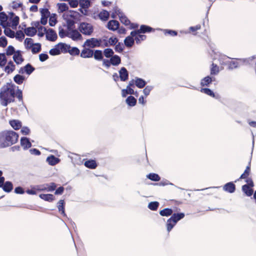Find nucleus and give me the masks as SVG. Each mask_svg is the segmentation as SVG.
Returning a JSON list of instances; mask_svg holds the SVG:
<instances>
[{"mask_svg": "<svg viewBox=\"0 0 256 256\" xmlns=\"http://www.w3.org/2000/svg\"><path fill=\"white\" fill-rule=\"evenodd\" d=\"M18 138L19 134L12 130L0 132V148L11 146L18 142Z\"/></svg>", "mask_w": 256, "mask_h": 256, "instance_id": "obj_1", "label": "nucleus"}, {"mask_svg": "<svg viewBox=\"0 0 256 256\" xmlns=\"http://www.w3.org/2000/svg\"><path fill=\"white\" fill-rule=\"evenodd\" d=\"M78 30L85 36H90L94 32V26L86 22H81L78 26Z\"/></svg>", "mask_w": 256, "mask_h": 256, "instance_id": "obj_2", "label": "nucleus"}, {"mask_svg": "<svg viewBox=\"0 0 256 256\" xmlns=\"http://www.w3.org/2000/svg\"><path fill=\"white\" fill-rule=\"evenodd\" d=\"M121 62V58L117 54H114L110 59L104 60V66L108 68L111 65L114 66H118Z\"/></svg>", "mask_w": 256, "mask_h": 256, "instance_id": "obj_3", "label": "nucleus"}, {"mask_svg": "<svg viewBox=\"0 0 256 256\" xmlns=\"http://www.w3.org/2000/svg\"><path fill=\"white\" fill-rule=\"evenodd\" d=\"M12 102V100L8 93L2 87L0 90V104L3 106H6Z\"/></svg>", "mask_w": 256, "mask_h": 256, "instance_id": "obj_4", "label": "nucleus"}, {"mask_svg": "<svg viewBox=\"0 0 256 256\" xmlns=\"http://www.w3.org/2000/svg\"><path fill=\"white\" fill-rule=\"evenodd\" d=\"M102 40L101 38H92L86 40L83 46H87L90 48H94L101 46Z\"/></svg>", "mask_w": 256, "mask_h": 256, "instance_id": "obj_5", "label": "nucleus"}, {"mask_svg": "<svg viewBox=\"0 0 256 256\" xmlns=\"http://www.w3.org/2000/svg\"><path fill=\"white\" fill-rule=\"evenodd\" d=\"M10 99L12 100V102H13L15 101V97H16L18 99V101L21 102L22 105H24V102L23 101L22 91L20 89L18 88V86H17L16 92L10 94Z\"/></svg>", "mask_w": 256, "mask_h": 256, "instance_id": "obj_6", "label": "nucleus"}, {"mask_svg": "<svg viewBox=\"0 0 256 256\" xmlns=\"http://www.w3.org/2000/svg\"><path fill=\"white\" fill-rule=\"evenodd\" d=\"M46 38L50 42H55L58 38L56 32L52 28H49L46 33Z\"/></svg>", "mask_w": 256, "mask_h": 256, "instance_id": "obj_7", "label": "nucleus"}, {"mask_svg": "<svg viewBox=\"0 0 256 256\" xmlns=\"http://www.w3.org/2000/svg\"><path fill=\"white\" fill-rule=\"evenodd\" d=\"M23 52L20 50H16V52L12 56L14 62L17 64H22L24 60V58L22 56Z\"/></svg>", "mask_w": 256, "mask_h": 256, "instance_id": "obj_8", "label": "nucleus"}, {"mask_svg": "<svg viewBox=\"0 0 256 256\" xmlns=\"http://www.w3.org/2000/svg\"><path fill=\"white\" fill-rule=\"evenodd\" d=\"M68 37L70 38L74 41L80 40L82 38V34L76 29L70 30Z\"/></svg>", "mask_w": 256, "mask_h": 256, "instance_id": "obj_9", "label": "nucleus"}, {"mask_svg": "<svg viewBox=\"0 0 256 256\" xmlns=\"http://www.w3.org/2000/svg\"><path fill=\"white\" fill-rule=\"evenodd\" d=\"M216 78L210 76H207L202 78L200 81V84L202 87H209L212 84V82L215 80Z\"/></svg>", "mask_w": 256, "mask_h": 256, "instance_id": "obj_10", "label": "nucleus"}, {"mask_svg": "<svg viewBox=\"0 0 256 256\" xmlns=\"http://www.w3.org/2000/svg\"><path fill=\"white\" fill-rule=\"evenodd\" d=\"M234 182H230L224 185L222 189L224 191L230 194L234 193L236 190V186L234 184Z\"/></svg>", "mask_w": 256, "mask_h": 256, "instance_id": "obj_11", "label": "nucleus"}, {"mask_svg": "<svg viewBox=\"0 0 256 256\" xmlns=\"http://www.w3.org/2000/svg\"><path fill=\"white\" fill-rule=\"evenodd\" d=\"M62 18L64 20L66 21V25L64 24L63 25L64 26L67 27L68 30L70 32V30H72L74 29L75 27V24L77 22H76L75 20H72L71 19H70L66 17L65 14H64L62 16Z\"/></svg>", "mask_w": 256, "mask_h": 256, "instance_id": "obj_12", "label": "nucleus"}, {"mask_svg": "<svg viewBox=\"0 0 256 256\" xmlns=\"http://www.w3.org/2000/svg\"><path fill=\"white\" fill-rule=\"evenodd\" d=\"M120 80L126 82L128 80L129 72L125 67H122L118 71Z\"/></svg>", "mask_w": 256, "mask_h": 256, "instance_id": "obj_13", "label": "nucleus"}, {"mask_svg": "<svg viewBox=\"0 0 256 256\" xmlns=\"http://www.w3.org/2000/svg\"><path fill=\"white\" fill-rule=\"evenodd\" d=\"M68 12L70 14H65L66 17L68 18L70 17L71 18V20H75L76 22L80 20V18L82 16L78 12L74 10H69Z\"/></svg>", "mask_w": 256, "mask_h": 256, "instance_id": "obj_14", "label": "nucleus"}, {"mask_svg": "<svg viewBox=\"0 0 256 256\" xmlns=\"http://www.w3.org/2000/svg\"><path fill=\"white\" fill-rule=\"evenodd\" d=\"M120 26L118 22L115 20H110L107 23L106 27L109 30L114 32L117 30Z\"/></svg>", "mask_w": 256, "mask_h": 256, "instance_id": "obj_15", "label": "nucleus"}, {"mask_svg": "<svg viewBox=\"0 0 256 256\" xmlns=\"http://www.w3.org/2000/svg\"><path fill=\"white\" fill-rule=\"evenodd\" d=\"M20 145L23 147L24 150H26L32 147V144L30 142V138L23 136L20 138Z\"/></svg>", "mask_w": 256, "mask_h": 256, "instance_id": "obj_16", "label": "nucleus"}, {"mask_svg": "<svg viewBox=\"0 0 256 256\" xmlns=\"http://www.w3.org/2000/svg\"><path fill=\"white\" fill-rule=\"evenodd\" d=\"M200 92L204 93L216 99L220 98V96L218 94H216L211 89L208 88H202L200 90Z\"/></svg>", "mask_w": 256, "mask_h": 256, "instance_id": "obj_17", "label": "nucleus"}, {"mask_svg": "<svg viewBox=\"0 0 256 256\" xmlns=\"http://www.w3.org/2000/svg\"><path fill=\"white\" fill-rule=\"evenodd\" d=\"M154 28L146 24H142L140 26V28L138 30V32H139L140 34L150 33L154 32Z\"/></svg>", "mask_w": 256, "mask_h": 256, "instance_id": "obj_18", "label": "nucleus"}, {"mask_svg": "<svg viewBox=\"0 0 256 256\" xmlns=\"http://www.w3.org/2000/svg\"><path fill=\"white\" fill-rule=\"evenodd\" d=\"M8 20V16L4 12H0V25L2 28H5L6 26H10L6 20Z\"/></svg>", "mask_w": 256, "mask_h": 256, "instance_id": "obj_19", "label": "nucleus"}, {"mask_svg": "<svg viewBox=\"0 0 256 256\" xmlns=\"http://www.w3.org/2000/svg\"><path fill=\"white\" fill-rule=\"evenodd\" d=\"M93 56L94 58L98 61H102V66H104V60H106V58H104V53L102 50H93Z\"/></svg>", "mask_w": 256, "mask_h": 256, "instance_id": "obj_20", "label": "nucleus"}, {"mask_svg": "<svg viewBox=\"0 0 256 256\" xmlns=\"http://www.w3.org/2000/svg\"><path fill=\"white\" fill-rule=\"evenodd\" d=\"M250 164H251V160H250L248 165L246 166L244 172L240 175V177L236 180L234 182H236L242 179H246L248 178V176L250 175Z\"/></svg>", "mask_w": 256, "mask_h": 256, "instance_id": "obj_21", "label": "nucleus"}, {"mask_svg": "<svg viewBox=\"0 0 256 256\" xmlns=\"http://www.w3.org/2000/svg\"><path fill=\"white\" fill-rule=\"evenodd\" d=\"M93 50L90 48H84L82 50L80 56L82 58H90L93 56Z\"/></svg>", "mask_w": 256, "mask_h": 256, "instance_id": "obj_22", "label": "nucleus"}, {"mask_svg": "<svg viewBox=\"0 0 256 256\" xmlns=\"http://www.w3.org/2000/svg\"><path fill=\"white\" fill-rule=\"evenodd\" d=\"M16 69V66L14 62L10 60L8 62L7 65L4 68V71L9 74L12 73Z\"/></svg>", "mask_w": 256, "mask_h": 256, "instance_id": "obj_23", "label": "nucleus"}, {"mask_svg": "<svg viewBox=\"0 0 256 256\" xmlns=\"http://www.w3.org/2000/svg\"><path fill=\"white\" fill-rule=\"evenodd\" d=\"M60 159L56 158V156L52 154H50L48 156L46 159V162L49 165L54 166L59 163Z\"/></svg>", "mask_w": 256, "mask_h": 256, "instance_id": "obj_24", "label": "nucleus"}, {"mask_svg": "<svg viewBox=\"0 0 256 256\" xmlns=\"http://www.w3.org/2000/svg\"><path fill=\"white\" fill-rule=\"evenodd\" d=\"M9 124L14 130H18L22 126V122L18 120H12L9 121Z\"/></svg>", "mask_w": 256, "mask_h": 256, "instance_id": "obj_25", "label": "nucleus"}, {"mask_svg": "<svg viewBox=\"0 0 256 256\" xmlns=\"http://www.w3.org/2000/svg\"><path fill=\"white\" fill-rule=\"evenodd\" d=\"M84 165L86 167L90 168V169H94L97 166V163L94 160H88L84 162Z\"/></svg>", "mask_w": 256, "mask_h": 256, "instance_id": "obj_26", "label": "nucleus"}, {"mask_svg": "<svg viewBox=\"0 0 256 256\" xmlns=\"http://www.w3.org/2000/svg\"><path fill=\"white\" fill-rule=\"evenodd\" d=\"M26 80V78L24 76L20 74H16L13 78L14 82L19 85L22 84Z\"/></svg>", "mask_w": 256, "mask_h": 256, "instance_id": "obj_27", "label": "nucleus"}, {"mask_svg": "<svg viewBox=\"0 0 256 256\" xmlns=\"http://www.w3.org/2000/svg\"><path fill=\"white\" fill-rule=\"evenodd\" d=\"M39 197L41 199L48 202H52L55 199L54 196L50 194H41L39 195Z\"/></svg>", "mask_w": 256, "mask_h": 256, "instance_id": "obj_28", "label": "nucleus"}, {"mask_svg": "<svg viewBox=\"0 0 256 256\" xmlns=\"http://www.w3.org/2000/svg\"><path fill=\"white\" fill-rule=\"evenodd\" d=\"M185 214L184 212H174L173 213L172 216L170 217L172 220L173 219L174 221L177 224V222L184 218Z\"/></svg>", "mask_w": 256, "mask_h": 256, "instance_id": "obj_29", "label": "nucleus"}, {"mask_svg": "<svg viewBox=\"0 0 256 256\" xmlns=\"http://www.w3.org/2000/svg\"><path fill=\"white\" fill-rule=\"evenodd\" d=\"M24 32L27 36L32 37L36 34V30L34 26H30L26 28Z\"/></svg>", "mask_w": 256, "mask_h": 256, "instance_id": "obj_30", "label": "nucleus"}, {"mask_svg": "<svg viewBox=\"0 0 256 256\" xmlns=\"http://www.w3.org/2000/svg\"><path fill=\"white\" fill-rule=\"evenodd\" d=\"M1 188L4 192L9 193L12 192L13 189V184L12 182L10 181H6Z\"/></svg>", "mask_w": 256, "mask_h": 256, "instance_id": "obj_31", "label": "nucleus"}, {"mask_svg": "<svg viewBox=\"0 0 256 256\" xmlns=\"http://www.w3.org/2000/svg\"><path fill=\"white\" fill-rule=\"evenodd\" d=\"M118 12L119 13V19L120 22L126 26H129V24H130V20L123 12H120L118 10Z\"/></svg>", "mask_w": 256, "mask_h": 256, "instance_id": "obj_32", "label": "nucleus"}, {"mask_svg": "<svg viewBox=\"0 0 256 256\" xmlns=\"http://www.w3.org/2000/svg\"><path fill=\"white\" fill-rule=\"evenodd\" d=\"M99 18L104 22L107 21L109 18V12L106 10H102L98 14Z\"/></svg>", "mask_w": 256, "mask_h": 256, "instance_id": "obj_33", "label": "nucleus"}, {"mask_svg": "<svg viewBox=\"0 0 256 256\" xmlns=\"http://www.w3.org/2000/svg\"><path fill=\"white\" fill-rule=\"evenodd\" d=\"M146 84V81L140 78H135V85L139 88H144Z\"/></svg>", "mask_w": 256, "mask_h": 256, "instance_id": "obj_34", "label": "nucleus"}, {"mask_svg": "<svg viewBox=\"0 0 256 256\" xmlns=\"http://www.w3.org/2000/svg\"><path fill=\"white\" fill-rule=\"evenodd\" d=\"M159 214L162 216H171L173 214V210L171 208H166L160 210Z\"/></svg>", "mask_w": 256, "mask_h": 256, "instance_id": "obj_35", "label": "nucleus"}, {"mask_svg": "<svg viewBox=\"0 0 256 256\" xmlns=\"http://www.w3.org/2000/svg\"><path fill=\"white\" fill-rule=\"evenodd\" d=\"M137 102L136 99L132 96H130L127 97L126 100V104L130 107L134 106L136 105Z\"/></svg>", "mask_w": 256, "mask_h": 256, "instance_id": "obj_36", "label": "nucleus"}, {"mask_svg": "<svg viewBox=\"0 0 256 256\" xmlns=\"http://www.w3.org/2000/svg\"><path fill=\"white\" fill-rule=\"evenodd\" d=\"M242 190L244 193L248 196H251L254 192L252 188L249 187L247 184H244L242 187Z\"/></svg>", "mask_w": 256, "mask_h": 256, "instance_id": "obj_37", "label": "nucleus"}, {"mask_svg": "<svg viewBox=\"0 0 256 256\" xmlns=\"http://www.w3.org/2000/svg\"><path fill=\"white\" fill-rule=\"evenodd\" d=\"M56 6L58 8V13H62L66 11L68 12V6L64 2L58 3Z\"/></svg>", "mask_w": 256, "mask_h": 256, "instance_id": "obj_38", "label": "nucleus"}, {"mask_svg": "<svg viewBox=\"0 0 256 256\" xmlns=\"http://www.w3.org/2000/svg\"><path fill=\"white\" fill-rule=\"evenodd\" d=\"M176 223L174 221L173 219L172 220L170 218L166 222V230L168 232H170L174 228V226L176 225Z\"/></svg>", "mask_w": 256, "mask_h": 256, "instance_id": "obj_39", "label": "nucleus"}, {"mask_svg": "<svg viewBox=\"0 0 256 256\" xmlns=\"http://www.w3.org/2000/svg\"><path fill=\"white\" fill-rule=\"evenodd\" d=\"M134 40L132 36H128L124 40V44L128 48H131L134 44Z\"/></svg>", "mask_w": 256, "mask_h": 256, "instance_id": "obj_40", "label": "nucleus"}, {"mask_svg": "<svg viewBox=\"0 0 256 256\" xmlns=\"http://www.w3.org/2000/svg\"><path fill=\"white\" fill-rule=\"evenodd\" d=\"M158 30H162L165 35H170L172 36H175L178 34L176 30L170 29H158Z\"/></svg>", "mask_w": 256, "mask_h": 256, "instance_id": "obj_41", "label": "nucleus"}, {"mask_svg": "<svg viewBox=\"0 0 256 256\" xmlns=\"http://www.w3.org/2000/svg\"><path fill=\"white\" fill-rule=\"evenodd\" d=\"M25 68V74L30 76L31 74L36 70L35 68L30 63H28L24 66Z\"/></svg>", "mask_w": 256, "mask_h": 256, "instance_id": "obj_42", "label": "nucleus"}, {"mask_svg": "<svg viewBox=\"0 0 256 256\" xmlns=\"http://www.w3.org/2000/svg\"><path fill=\"white\" fill-rule=\"evenodd\" d=\"M34 46L31 47V51L33 54L38 53L42 50V44L39 42L34 43Z\"/></svg>", "mask_w": 256, "mask_h": 256, "instance_id": "obj_43", "label": "nucleus"}, {"mask_svg": "<svg viewBox=\"0 0 256 256\" xmlns=\"http://www.w3.org/2000/svg\"><path fill=\"white\" fill-rule=\"evenodd\" d=\"M104 56L107 58H112L113 56L114 55V52L113 50L111 48H106L104 49Z\"/></svg>", "mask_w": 256, "mask_h": 256, "instance_id": "obj_44", "label": "nucleus"}, {"mask_svg": "<svg viewBox=\"0 0 256 256\" xmlns=\"http://www.w3.org/2000/svg\"><path fill=\"white\" fill-rule=\"evenodd\" d=\"M57 17L56 14H52L49 16V25L50 26H54L58 22Z\"/></svg>", "mask_w": 256, "mask_h": 256, "instance_id": "obj_45", "label": "nucleus"}, {"mask_svg": "<svg viewBox=\"0 0 256 256\" xmlns=\"http://www.w3.org/2000/svg\"><path fill=\"white\" fill-rule=\"evenodd\" d=\"M146 178L154 182H158L160 180V176L156 173H150L146 176Z\"/></svg>", "mask_w": 256, "mask_h": 256, "instance_id": "obj_46", "label": "nucleus"}, {"mask_svg": "<svg viewBox=\"0 0 256 256\" xmlns=\"http://www.w3.org/2000/svg\"><path fill=\"white\" fill-rule=\"evenodd\" d=\"M160 206V203L157 201L151 202L148 203V208L153 211L156 210Z\"/></svg>", "mask_w": 256, "mask_h": 256, "instance_id": "obj_47", "label": "nucleus"}, {"mask_svg": "<svg viewBox=\"0 0 256 256\" xmlns=\"http://www.w3.org/2000/svg\"><path fill=\"white\" fill-rule=\"evenodd\" d=\"M61 54L68 53L69 48H70V46L64 42H60Z\"/></svg>", "mask_w": 256, "mask_h": 256, "instance_id": "obj_48", "label": "nucleus"}, {"mask_svg": "<svg viewBox=\"0 0 256 256\" xmlns=\"http://www.w3.org/2000/svg\"><path fill=\"white\" fill-rule=\"evenodd\" d=\"M16 50L14 46L12 45L8 46L6 50L5 56H12L16 52Z\"/></svg>", "mask_w": 256, "mask_h": 256, "instance_id": "obj_49", "label": "nucleus"}, {"mask_svg": "<svg viewBox=\"0 0 256 256\" xmlns=\"http://www.w3.org/2000/svg\"><path fill=\"white\" fill-rule=\"evenodd\" d=\"M10 20L12 23V27L13 29H16L18 25L20 22V18L17 16H14L13 18H10Z\"/></svg>", "mask_w": 256, "mask_h": 256, "instance_id": "obj_50", "label": "nucleus"}, {"mask_svg": "<svg viewBox=\"0 0 256 256\" xmlns=\"http://www.w3.org/2000/svg\"><path fill=\"white\" fill-rule=\"evenodd\" d=\"M211 68L210 70V75H216L220 72L219 67L217 64L212 63L211 65Z\"/></svg>", "mask_w": 256, "mask_h": 256, "instance_id": "obj_51", "label": "nucleus"}, {"mask_svg": "<svg viewBox=\"0 0 256 256\" xmlns=\"http://www.w3.org/2000/svg\"><path fill=\"white\" fill-rule=\"evenodd\" d=\"M92 2L90 0H80V6L88 8L92 6Z\"/></svg>", "mask_w": 256, "mask_h": 256, "instance_id": "obj_52", "label": "nucleus"}, {"mask_svg": "<svg viewBox=\"0 0 256 256\" xmlns=\"http://www.w3.org/2000/svg\"><path fill=\"white\" fill-rule=\"evenodd\" d=\"M4 34L7 36L8 37H9L10 38H14L15 36V33L10 28H4Z\"/></svg>", "mask_w": 256, "mask_h": 256, "instance_id": "obj_53", "label": "nucleus"}, {"mask_svg": "<svg viewBox=\"0 0 256 256\" xmlns=\"http://www.w3.org/2000/svg\"><path fill=\"white\" fill-rule=\"evenodd\" d=\"M24 44L26 49H30L34 45V40L32 38H26L24 40Z\"/></svg>", "mask_w": 256, "mask_h": 256, "instance_id": "obj_54", "label": "nucleus"}, {"mask_svg": "<svg viewBox=\"0 0 256 256\" xmlns=\"http://www.w3.org/2000/svg\"><path fill=\"white\" fill-rule=\"evenodd\" d=\"M80 50L76 46L71 47L69 48L68 52L71 56H78L80 54Z\"/></svg>", "mask_w": 256, "mask_h": 256, "instance_id": "obj_55", "label": "nucleus"}, {"mask_svg": "<svg viewBox=\"0 0 256 256\" xmlns=\"http://www.w3.org/2000/svg\"><path fill=\"white\" fill-rule=\"evenodd\" d=\"M7 62V58L5 56V53H0V68L4 66Z\"/></svg>", "mask_w": 256, "mask_h": 256, "instance_id": "obj_56", "label": "nucleus"}, {"mask_svg": "<svg viewBox=\"0 0 256 256\" xmlns=\"http://www.w3.org/2000/svg\"><path fill=\"white\" fill-rule=\"evenodd\" d=\"M41 16L48 18L52 14L47 8H41L40 10Z\"/></svg>", "mask_w": 256, "mask_h": 256, "instance_id": "obj_57", "label": "nucleus"}, {"mask_svg": "<svg viewBox=\"0 0 256 256\" xmlns=\"http://www.w3.org/2000/svg\"><path fill=\"white\" fill-rule=\"evenodd\" d=\"M118 44H115L114 46V50L117 52H122L124 49V44L122 42H118Z\"/></svg>", "mask_w": 256, "mask_h": 256, "instance_id": "obj_58", "label": "nucleus"}, {"mask_svg": "<svg viewBox=\"0 0 256 256\" xmlns=\"http://www.w3.org/2000/svg\"><path fill=\"white\" fill-rule=\"evenodd\" d=\"M46 190L48 192H53L57 187V184L54 182H50V184H46Z\"/></svg>", "mask_w": 256, "mask_h": 256, "instance_id": "obj_59", "label": "nucleus"}, {"mask_svg": "<svg viewBox=\"0 0 256 256\" xmlns=\"http://www.w3.org/2000/svg\"><path fill=\"white\" fill-rule=\"evenodd\" d=\"M46 30L47 29L45 27L40 26L38 28V36L40 38L43 37L44 34L46 33Z\"/></svg>", "mask_w": 256, "mask_h": 256, "instance_id": "obj_60", "label": "nucleus"}, {"mask_svg": "<svg viewBox=\"0 0 256 256\" xmlns=\"http://www.w3.org/2000/svg\"><path fill=\"white\" fill-rule=\"evenodd\" d=\"M14 37L17 40L22 42L24 38V34L22 31L18 30L16 31Z\"/></svg>", "mask_w": 256, "mask_h": 256, "instance_id": "obj_61", "label": "nucleus"}, {"mask_svg": "<svg viewBox=\"0 0 256 256\" xmlns=\"http://www.w3.org/2000/svg\"><path fill=\"white\" fill-rule=\"evenodd\" d=\"M69 34V32H66L64 28H62L61 26H60L58 28V34L60 38H64L66 36L68 37V35Z\"/></svg>", "mask_w": 256, "mask_h": 256, "instance_id": "obj_62", "label": "nucleus"}, {"mask_svg": "<svg viewBox=\"0 0 256 256\" xmlns=\"http://www.w3.org/2000/svg\"><path fill=\"white\" fill-rule=\"evenodd\" d=\"M65 202L64 200H60L57 204V207L59 212L65 210Z\"/></svg>", "mask_w": 256, "mask_h": 256, "instance_id": "obj_63", "label": "nucleus"}, {"mask_svg": "<svg viewBox=\"0 0 256 256\" xmlns=\"http://www.w3.org/2000/svg\"><path fill=\"white\" fill-rule=\"evenodd\" d=\"M38 57L39 60L41 62H44L48 60L49 58V56L46 52L40 54Z\"/></svg>", "mask_w": 256, "mask_h": 256, "instance_id": "obj_64", "label": "nucleus"}]
</instances>
